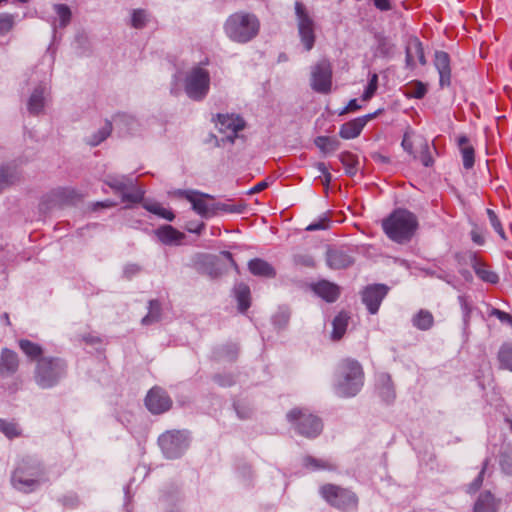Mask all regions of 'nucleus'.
Segmentation results:
<instances>
[{"mask_svg": "<svg viewBox=\"0 0 512 512\" xmlns=\"http://www.w3.org/2000/svg\"><path fill=\"white\" fill-rule=\"evenodd\" d=\"M46 480L43 463L31 456L24 457L16 463L10 479L14 489L26 494L36 491Z\"/></svg>", "mask_w": 512, "mask_h": 512, "instance_id": "1", "label": "nucleus"}, {"mask_svg": "<svg viewBox=\"0 0 512 512\" xmlns=\"http://www.w3.org/2000/svg\"><path fill=\"white\" fill-rule=\"evenodd\" d=\"M419 227L417 216L404 208L393 210L382 220V229L386 236L397 244L411 241Z\"/></svg>", "mask_w": 512, "mask_h": 512, "instance_id": "2", "label": "nucleus"}, {"mask_svg": "<svg viewBox=\"0 0 512 512\" xmlns=\"http://www.w3.org/2000/svg\"><path fill=\"white\" fill-rule=\"evenodd\" d=\"M364 384V372L361 364L354 359L343 360L337 370L334 392L342 398L356 396Z\"/></svg>", "mask_w": 512, "mask_h": 512, "instance_id": "3", "label": "nucleus"}, {"mask_svg": "<svg viewBox=\"0 0 512 512\" xmlns=\"http://www.w3.org/2000/svg\"><path fill=\"white\" fill-rule=\"evenodd\" d=\"M259 30L258 18L247 12H236L230 15L224 24V31L228 38L237 43L251 41L258 35Z\"/></svg>", "mask_w": 512, "mask_h": 512, "instance_id": "4", "label": "nucleus"}, {"mask_svg": "<svg viewBox=\"0 0 512 512\" xmlns=\"http://www.w3.org/2000/svg\"><path fill=\"white\" fill-rule=\"evenodd\" d=\"M67 364L59 357H42L38 360L34 379L36 384L43 388H52L66 376Z\"/></svg>", "mask_w": 512, "mask_h": 512, "instance_id": "5", "label": "nucleus"}, {"mask_svg": "<svg viewBox=\"0 0 512 512\" xmlns=\"http://www.w3.org/2000/svg\"><path fill=\"white\" fill-rule=\"evenodd\" d=\"M103 182L115 193H119L123 202L138 204L144 199L145 192L138 186L137 178L132 175L108 174Z\"/></svg>", "mask_w": 512, "mask_h": 512, "instance_id": "6", "label": "nucleus"}, {"mask_svg": "<svg viewBox=\"0 0 512 512\" xmlns=\"http://www.w3.org/2000/svg\"><path fill=\"white\" fill-rule=\"evenodd\" d=\"M210 82L209 71L201 65H195L185 74V93L191 100L202 101L209 93Z\"/></svg>", "mask_w": 512, "mask_h": 512, "instance_id": "7", "label": "nucleus"}, {"mask_svg": "<svg viewBox=\"0 0 512 512\" xmlns=\"http://www.w3.org/2000/svg\"><path fill=\"white\" fill-rule=\"evenodd\" d=\"M286 417L295 431L307 438L317 437L323 429L321 419L305 408H294L287 413Z\"/></svg>", "mask_w": 512, "mask_h": 512, "instance_id": "8", "label": "nucleus"}, {"mask_svg": "<svg viewBox=\"0 0 512 512\" xmlns=\"http://www.w3.org/2000/svg\"><path fill=\"white\" fill-rule=\"evenodd\" d=\"M321 496L331 506L343 511H355L358 506L357 495L347 489L334 484H325L319 490Z\"/></svg>", "mask_w": 512, "mask_h": 512, "instance_id": "9", "label": "nucleus"}, {"mask_svg": "<svg viewBox=\"0 0 512 512\" xmlns=\"http://www.w3.org/2000/svg\"><path fill=\"white\" fill-rule=\"evenodd\" d=\"M163 454L169 459L179 458L189 446V438L185 431L171 430L163 433L158 439Z\"/></svg>", "mask_w": 512, "mask_h": 512, "instance_id": "10", "label": "nucleus"}, {"mask_svg": "<svg viewBox=\"0 0 512 512\" xmlns=\"http://www.w3.org/2000/svg\"><path fill=\"white\" fill-rule=\"evenodd\" d=\"M298 34L306 51H310L315 44V23L309 15L305 5L297 1L295 3Z\"/></svg>", "mask_w": 512, "mask_h": 512, "instance_id": "11", "label": "nucleus"}, {"mask_svg": "<svg viewBox=\"0 0 512 512\" xmlns=\"http://www.w3.org/2000/svg\"><path fill=\"white\" fill-rule=\"evenodd\" d=\"M332 65L329 60L322 59L311 67V88L320 94H328L332 88Z\"/></svg>", "mask_w": 512, "mask_h": 512, "instance_id": "12", "label": "nucleus"}, {"mask_svg": "<svg viewBox=\"0 0 512 512\" xmlns=\"http://www.w3.org/2000/svg\"><path fill=\"white\" fill-rule=\"evenodd\" d=\"M213 122H215L219 131L222 133H230L226 136V138H222V142L228 141L230 143H234L237 133L245 128L244 119L237 114H222L218 113L216 116L212 118Z\"/></svg>", "mask_w": 512, "mask_h": 512, "instance_id": "13", "label": "nucleus"}, {"mask_svg": "<svg viewBox=\"0 0 512 512\" xmlns=\"http://www.w3.org/2000/svg\"><path fill=\"white\" fill-rule=\"evenodd\" d=\"M178 196L187 199L192 204V209L202 218L214 217V202L212 196L196 190H178Z\"/></svg>", "mask_w": 512, "mask_h": 512, "instance_id": "14", "label": "nucleus"}, {"mask_svg": "<svg viewBox=\"0 0 512 512\" xmlns=\"http://www.w3.org/2000/svg\"><path fill=\"white\" fill-rule=\"evenodd\" d=\"M145 405L152 414H162L171 408L172 400L164 389L156 386L148 392Z\"/></svg>", "mask_w": 512, "mask_h": 512, "instance_id": "15", "label": "nucleus"}, {"mask_svg": "<svg viewBox=\"0 0 512 512\" xmlns=\"http://www.w3.org/2000/svg\"><path fill=\"white\" fill-rule=\"evenodd\" d=\"M388 293V287L384 284H373L367 286L362 292V301L371 314H376L381 302Z\"/></svg>", "mask_w": 512, "mask_h": 512, "instance_id": "16", "label": "nucleus"}, {"mask_svg": "<svg viewBox=\"0 0 512 512\" xmlns=\"http://www.w3.org/2000/svg\"><path fill=\"white\" fill-rule=\"evenodd\" d=\"M49 96V87L41 82L32 91L27 101V110L33 116H38L44 112V108Z\"/></svg>", "mask_w": 512, "mask_h": 512, "instance_id": "17", "label": "nucleus"}, {"mask_svg": "<svg viewBox=\"0 0 512 512\" xmlns=\"http://www.w3.org/2000/svg\"><path fill=\"white\" fill-rule=\"evenodd\" d=\"M434 65L439 73V84L443 88L451 84L450 56L447 52L436 51Z\"/></svg>", "mask_w": 512, "mask_h": 512, "instance_id": "18", "label": "nucleus"}, {"mask_svg": "<svg viewBox=\"0 0 512 512\" xmlns=\"http://www.w3.org/2000/svg\"><path fill=\"white\" fill-rule=\"evenodd\" d=\"M469 261L475 274L484 282L496 284L499 281V276L491 271L488 266L477 256L476 253H469Z\"/></svg>", "mask_w": 512, "mask_h": 512, "instance_id": "19", "label": "nucleus"}, {"mask_svg": "<svg viewBox=\"0 0 512 512\" xmlns=\"http://www.w3.org/2000/svg\"><path fill=\"white\" fill-rule=\"evenodd\" d=\"M415 58L421 65L426 64L423 45L418 38L411 39L406 46V67L413 69L416 66Z\"/></svg>", "mask_w": 512, "mask_h": 512, "instance_id": "20", "label": "nucleus"}, {"mask_svg": "<svg viewBox=\"0 0 512 512\" xmlns=\"http://www.w3.org/2000/svg\"><path fill=\"white\" fill-rule=\"evenodd\" d=\"M353 262L352 256L342 249H329L326 253V263L331 269H345Z\"/></svg>", "mask_w": 512, "mask_h": 512, "instance_id": "21", "label": "nucleus"}, {"mask_svg": "<svg viewBox=\"0 0 512 512\" xmlns=\"http://www.w3.org/2000/svg\"><path fill=\"white\" fill-rule=\"evenodd\" d=\"M19 367V359L16 352L4 348L0 354V374L1 375H12Z\"/></svg>", "mask_w": 512, "mask_h": 512, "instance_id": "22", "label": "nucleus"}, {"mask_svg": "<svg viewBox=\"0 0 512 512\" xmlns=\"http://www.w3.org/2000/svg\"><path fill=\"white\" fill-rule=\"evenodd\" d=\"M313 291L326 302H335L340 295V288L327 280H321L313 286Z\"/></svg>", "mask_w": 512, "mask_h": 512, "instance_id": "23", "label": "nucleus"}, {"mask_svg": "<svg viewBox=\"0 0 512 512\" xmlns=\"http://www.w3.org/2000/svg\"><path fill=\"white\" fill-rule=\"evenodd\" d=\"M377 389L379 396L386 402L392 403L396 397L394 384L391 376L387 373H381L377 377Z\"/></svg>", "mask_w": 512, "mask_h": 512, "instance_id": "24", "label": "nucleus"}, {"mask_svg": "<svg viewBox=\"0 0 512 512\" xmlns=\"http://www.w3.org/2000/svg\"><path fill=\"white\" fill-rule=\"evenodd\" d=\"M457 143L462 155L463 166L465 169L469 170L475 163L474 147L470 144V140L466 135L459 136Z\"/></svg>", "mask_w": 512, "mask_h": 512, "instance_id": "25", "label": "nucleus"}, {"mask_svg": "<svg viewBox=\"0 0 512 512\" xmlns=\"http://www.w3.org/2000/svg\"><path fill=\"white\" fill-rule=\"evenodd\" d=\"M156 235L165 245L178 244L184 238V234L171 225H164L158 228Z\"/></svg>", "mask_w": 512, "mask_h": 512, "instance_id": "26", "label": "nucleus"}, {"mask_svg": "<svg viewBox=\"0 0 512 512\" xmlns=\"http://www.w3.org/2000/svg\"><path fill=\"white\" fill-rule=\"evenodd\" d=\"M364 127V120L355 118L341 125L339 136L343 139H354L360 135Z\"/></svg>", "mask_w": 512, "mask_h": 512, "instance_id": "27", "label": "nucleus"}, {"mask_svg": "<svg viewBox=\"0 0 512 512\" xmlns=\"http://www.w3.org/2000/svg\"><path fill=\"white\" fill-rule=\"evenodd\" d=\"M249 271L256 276L272 278L275 276L274 268L265 260L255 258L248 263Z\"/></svg>", "mask_w": 512, "mask_h": 512, "instance_id": "28", "label": "nucleus"}, {"mask_svg": "<svg viewBox=\"0 0 512 512\" xmlns=\"http://www.w3.org/2000/svg\"><path fill=\"white\" fill-rule=\"evenodd\" d=\"M53 9L57 15V18L52 23L53 30L55 31L57 27L65 28L68 26L72 18L69 6L66 4H54Z\"/></svg>", "mask_w": 512, "mask_h": 512, "instance_id": "29", "label": "nucleus"}, {"mask_svg": "<svg viewBox=\"0 0 512 512\" xmlns=\"http://www.w3.org/2000/svg\"><path fill=\"white\" fill-rule=\"evenodd\" d=\"M303 466L310 471H318V470H328L334 471L337 469V466L327 459H318L313 456H305L303 458Z\"/></svg>", "mask_w": 512, "mask_h": 512, "instance_id": "30", "label": "nucleus"}, {"mask_svg": "<svg viewBox=\"0 0 512 512\" xmlns=\"http://www.w3.org/2000/svg\"><path fill=\"white\" fill-rule=\"evenodd\" d=\"M19 180L15 166L5 165L0 168V193Z\"/></svg>", "mask_w": 512, "mask_h": 512, "instance_id": "31", "label": "nucleus"}, {"mask_svg": "<svg viewBox=\"0 0 512 512\" xmlns=\"http://www.w3.org/2000/svg\"><path fill=\"white\" fill-rule=\"evenodd\" d=\"M234 293L239 311L246 312L250 307V288L244 283H239L235 286Z\"/></svg>", "mask_w": 512, "mask_h": 512, "instance_id": "32", "label": "nucleus"}, {"mask_svg": "<svg viewBox=\"0 0 512 512\" xmlns=\"http://www.w3.org/2000/svg\"><path fill=\"white\" fill-rule=\"evenodd\" d=\"M495 498L490 492L481 493L475 502L474 512H496Z\"/></svg>", "mask_w": 512, "mask_h": 512, "instance_id": "33", "label": "nucleus"}, {"mask_svg": "<svg viewBox=\"0 0 512 512\" xmlns=\"http://www.w3.org/2000/svg\"><path fill=\"white\" fill-rule=\"evenodd\" d=\"M19 347L23 351V353L31 360L37 361L43 356L42 347L27 339H21L19 341Z\"/></svg>", "mask_w": 512, "mask_h": 512, "instance_id": "34", "label": "nucleus"}, {"mask_svg": "<svg viewBox=\"0 0 512 512\" xmlns=\"http://www.w3.org/2000/svg\"><path fill=\"white\" fill-rule=\"evenodd\" d=\"M349 316L345 312H340L333 319V331H332V339L339 340L343 337L346 332L348 326Z\"/></svg>", "mask_w": 512, "mask_h": 512, "instance_id": "35", "label": "nucleus"}, {"mask_svg": "<svg viewBox=\"0 0 512 512\" xmlns=\"http://www.w3.org/2000/svg\"><path fill=\"white\" fill-rule=\"evenodd\" d=\"M114 122L117 127L120 128V130L123 133L131 134L133 131L137 128L138 122L137 120L125 113L117 114L114 117Z\"/></svg>", "mask_w": 512, "mask_h": 512, "instance_id": "36", "label": "nucleus"}, {"mask_svg": "<svg viewBox=\"0 0 512 512\" xmlns=\"http://www.w3.org/2000/svg\"><path fill=\"white\" fill-rule=\"evenodd\" d=\"M413 325L419 330H429L434 323V318L428 310H420L412 319Z\"/></svg>", "mask_w": 512, "mask_h": 512, "instance_id": "37", "label": "nucleus"}, {"mask_svg": "<svg viewBox=\"0 0 512 512\" xmlns=\"http://www.w3.org/2000/svg\"><path fill=\"white\" fill-rule=\"evenodd\" d=\"M314 142L324 154L332 153L340 147L339 140L329 136H318Z\"/></svg>", "mask_w": 512, "mask_h": 512, "instance_id": "38", "label": "nucleus"}, {"mask_svg": "<svg viewBox=\"0 0 512 512\" xmlns=\"http://www.w3.org/2000/svg\"><path fill=\"white\" fill-rule=\"evenodd\" d=\"M500 368L512 372V343L501 345L497 355Z\"/></svg>", "mask_w": 512, "mask_h": 512, "instance_id": "39", "label": "nucleus"}, {"mask_svg": "<svg viewBox=\"0 0 512 512\" xmlns=\"http://www.w3.org/2000/svg\"><path fill=\"white\" fill-rule=\"evenodd\" d=\"M339 160L344 166L346 174L354 176L357 173L358 158L356 155L345 151L339 154Z\"/></svg>", "mask_w": 512, "mask_h": 512, "instance_id": "40", "label": "nucleus"}, {"mask_svg": "<svg viewBox=\"0 0 512 512\" xmlns=\"http://www.w3.org/2000/svg\"><path fill=\"white\" fill-rule=\"evenodd\" d=\"M111 131L112 123L107 120L103 127H101L97 132L87 138L86 143L92 147H95L106 140L111 134Z\"/></svg>", "mask_w": 512, "mask_h": 512, "instance_id": "41", "label": "nucleus"}, {"mask_svg": "<svg viewBox=\"0 0 512 512\" xmlns=\"http://www.w3.org/2000/svg\"><path fill=\"white\" fill-rule=\"evenodd\" d=\"M148 314L142 319L143 325H149L158 322L161 317V304L158 300L149 301Z\"/></svg>", "mask_w": 512, "mask_h": 512, "instance_id": "42", "label": "nucleus"}, {"mask_svg": "<svg viewBox=\"0 0 512 512\" xmlns=\"http://www.w3.org/2000/svg\"><path fill=\"white\" fill-rule=\"evenodd\" d=\"M143 207L147 211L168 221H173L175 218V215L171 210L162 207L159 203H144Z\"/></svg>", "mask_w": 512, "mask_h": 512, "instance_id": "43", "label": "nucleus"}, {"mask_svg": "<svg viewBox=\"0 0 512 512\" xmlns=\"http://www.w3.org/2000/svg\"><path fill=\"white\" fill-rule=\"evenodd\" d=\"M238 354V346L235 343H229L222 347L217 348L215 351V357L222 359L226 358L229 361H234Z\"/></svg>", "mask_w": 512, "mask_h": 512, "instance_id": "44", "label": "nucleus"}, {"mask_svg": "<svg viewBox=\"0 0 512 512\" xmlns=\"http://www.w3.org/2000/svg\"><path fill=\"white\" fill-rule=\"evenodd\" d=\"M244 206L241 204H228L221 202H214V216L219 213H236L240 214L244 211Z\"/></svg>", "mask_w": 512, "mask_h": 512, "instance_id": "45", "label": "nucleus"}, {"mask_svg": "<svg viewBox=\"0 0 512 512\" xmlns=\"http://www.w3.org/2000/svg\"><path fill=\"white\" fill-rule=\"evenodd\" d=\"M75 192L67 188H59L51 193L53 201L57 204H64L71 201L74 197Z\"/></svg>", "mask_w": 512, "mask_h": 512, "instance_id": "46", "label": "nucleus"}, {"mask_svg": "<svg viewBox=\"0 0 512 512\" xmlns=\"http://www.w3.org/2000/svg\"><path fill=\"white\" fill-rule=\"evenodd\" d=\"M233 406H234L237 416L242 420L249 419L253 414L252 407L246 401H243V400L235 401Z\"/></svg>", "mask_w": 512, "mask_h": 512, "instance_id": "47", "label": "nucleus"}, {"mask_svg": "<svg viewBox=\"0 0 512 512\" xmlns=\"http://www.w3.org/2000/svg\"><path fill=\"white\" fill-rule=\"evenodd\" d=\"M427 93V87L420 81H415L407 88V96L411 98L421 99Z\"/></svg>", "mask_w": 512, "mask_h": 512, "instance_id": "48", "label": "nucleus"}, {"mask_svg": "<svg viewBox=\"0 0 512 512\" xmlns=\"http://www.w3.org/2000/svg\"><path fill=\"white\" fill-rule=\"evenodd\" d=\"M377 52L382 57H391L394 52V44L386 37L378 39Z\"/></svg>", "mask_w": 512, "mask_h": 512, "instance_id": "49", "label": "nucleus"}, {"mask_svg": "<svg viewBox=\"0 0 512 512\" xmlns=\"http://www.w3.org/2000/svg\"><path fill=\"white\" fill-rule=\"evenodd\" d=\"M15 23V17L9 13H0V35L10 32Z\"/></svg>", "mask_w": 512, "mask_h": 512, "instance_id": "50", "label": "nucleus"}, {"mask_svg": "<svg viewBox=\"0 0 512 512\" xmlns=\"http://www.w3.org/2000/svg\"><path fill=\"white\" fill-rule=\"evenodd\" d=\"M0 431L10 439L20 435L17 424L3 419H0Z\"/></svg>", "mask_w": 512, "mask_h": 512, "instance_id": "51", "label": "nucleus"}, {"mask_svg": "<svg viewBox=\"0 0 512 512\" xmlns=\"http://www.w3.org/2000/svg\"><path fill=\"white\" fill-rule=\"evenodd\" d=\"M458 302L461 306L464 325L467 327L471 317L472 305L465 295L458 296Z\"/></svg>", "mask_w": 512, "mask_h": 512, "instance_id": "52", "label": "nucleus"}, {"mask_svg": "<svg viewBox=\"0 0 512 512\" xmlns=\"http://www.w3.org/2000/svg\"><path fill=\"white\" fill-rule=\"evenodd\" d=\"M147 14L145 10L137 9L134 10L131 17V24L136 29H141L146 25Z\"/></svg>", "mask_w": 512, "mask_h": 512, "instance_id": "53", "label": "nucleus"}, {"mask_svg": "<svg viewBox=\"0 0 512 512\" xmlns=\"http://www.w3.org/2000/svg\"><path fill=\"white\" fill-rule=\"evenodd\" d=\"M378 87V75L376 73L372 74L369 78L368 85L365 88V91L362 95V99L367 101L373 97Z\"/></svg>", "mask_w": 512, "mask_h": 512, "instance_id": "54", "label": "nucleus"}, {"mask_svg": "<svg viewBox=\"0 0 512 512\" xmlns=\"http://www.w3.org/2000/svg\"><path fill=\"white\" fill-rule=\"evenodd\" d=\"M487 215L494 230L501 238L505 239V232L497 214L492 209H487Z\"/></svg>", "mask_w": 512, "mask_h": 512, "instance_id": "55", "label": "nucleus"}, {"mask_svg": "<svg viewBox=\"0 0 512 512\" xmlns=\"http://www.w3.org/2000/svg\"><path fill=\"white\" fill-rule=\"evenodd\" d=\"M330 219L327 216H321L319 219L310 223L307 227V231L326 230L329 228Z\"/></svg>", "mask_w": 512, "mask_h": 512, "instance_id": "56", "label": "nucleus"}, {"mask_svg": "<svg viewBox=\"0 0 512 512\" xmlns=\"http://www.w3.org/2000/svg\"><path fill=\"white\" fill-rule=\"evenodd\" d=\"M420 161L425 167H430L434 163L433 157L430 153L429 145L426 141H424L421 145Z\"/></svg>", "mask_w": 512, "mask_h": 512, "instance_id": "57", "label": "nucleus"}, {"mask_svg": "<svg viewBox=\"0 0 512 512\" xmlns=\"http://www.w3.org/2000/svg\"><path fill=\"white\" fill-rule=\"evenodd\" d=\"M294 262L297 265L312 268L315 266V260L310 254H296Z\"/></svg>", "mask_w": 512, "mask_h": 512, "instance_id": "58", "label": "nucleus"}, {"mask_svg": "<svg viewBox=\"0 0 512 512\" xmlns=\"http://www.w3.org/2000/svg\"><path fill=\"white\" fill-rule=\"evenodd\" d=\"M413 134V131L412 130H407L405 133H404V136H403V139H402V142H401V146L403 147V149L411 156H413L414 158H416V155L413 151V142L411 140V135Z\"/></svg>", "mask_w": 512, "mask_h": 512, "instance_id": "59", "label": "nucleus"}, {"mask_svg": "<svg viewBox=\"0 0 512 512\" xmlns=\"http://www.w3.org/2000/svg\"><path fill=\"white\" fill-rule=\"evenodd\" d=\"M141 271V266L136 263H127L123 268V277L130 280Z\"/></svg>", "mask_w": 512, "mask_h": 512, "instance_id": "60", "label": "nucleus"}, {"mask_svg": "<svg viewBox=\"0 0 512 512\" xmlns=\"http://www.w3.org/2000/svg\"><path fill=\"white\" fill-rule=\"evenodd\" d=\"M213 380L222 387H229L235 383L234 377L232 374H216L213 377Z\"/></svg>", "mask_w": 512, "mask_h": 512, "instance_id": "61", "label": "nucleus"}, {"mask_svg": "<svg viewBox=\"0 0 512 512\" xmlns=\"http://www.w3.org/2000/svg\"><path fill=\"white\" fill-rule=\"evenodd\" d=\"M289 313L285 310L279 311L277 314L273 316V323L278 328H283L289 321Z\"/></svg>", "mask_w": 512, "mask_h": 512, "instance_id": "62", "label": "nucleus"}, {"mask_svg": "<svg viewBox=\"0 0 512 512\" xmlns=\"http://www.w3.org/2000/svg\"><path fill=\"white\" fill-rule=\"evenodd\" d=\"M489 315L498 318L502 323H507V324L512 325V316L502 310H499L497 308H492L489 311Z\"/></svg>", "mask_w": 512, "mask_h": 512, "instance_id": "63", "label": "nucleus"}, {"mask_svg": "<svg viewBox=\"0 0 512 512\" xmlns=\"http://www.w3.org/2000/svg\"><path fill=\"white\" fill-rule=\"evenodd\" d=\"M488 464H489V459L486 458L483 462L481 471L479 472L478 476L474 479V481L471 483L472 490L476 491L481 487V485L483 483L484 473L487 469Z\"/></svg>", "mask_w": 512, "mask_h": 512, "instance_id": "64", "label": "nucleus"}]
</instances>
